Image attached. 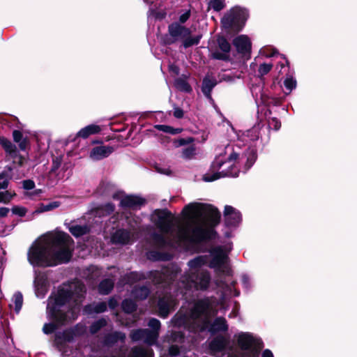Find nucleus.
Segmentation results:
<instances>
[{"label":"nucleus","mask_w":357,"mask_h":357,"mask_svg":"<svg viewBox=\"0 0 357 357\" xmlns=\"http://www.w3.org/2000/svg\"><path fill=\"white\" fill-rule=\"evenodd\" d=\"M181 214L185 218L194 215L201 218L207 226L203 227L199 225L191 227L188 224L179 227L177 233L179 241L201 244L215 240L218 237L215 228L220 222L221 213L217 207L206 203H190L184 206Z\"/></svg>","instance_id":"nucleus-1"},{"label":"nucleus","mask_w":357,"mask_h":357,"mask_svg":"<svg viewBox=\"0 0 357 357\" xmlns=\"http://www.w3.org/2000/svg\"><path fill=\"white\" fill-rule=\"evenodd\" d=\"M73 243L68 234L59 231L49 243L34 242L28 250V261L33 266L43 268L68 263L73 257L70 246Z\"/></svg>","instance_id":"nucleus-2"},{"label":"nucleus","mask_w":357,"mask_h":357,"mask_svg":"<svg viewBox=\"0 0 357 357\" xmlns=\"http://www.w3.org/2000/svg\"><path fill=\"white\" fill-rule=\"evenodd\" d=\"M71 289L59 287L56 293L49 297L47 310L50 317L61 324H70L79 315V310L74 305H67L73 299Z\"/></svg>","instance_id":"nucleus-3"},{"label":"nucleus","mask_w":357,"mask_h":357,"mask_svg":"<svg viewBox=\"0 0 357 357\" xmlns=\"http://www.w3.org/2000/svg\"><path fill=\"white\" fill-rule=\"evenodd\" d=\"M250 17L248 8L234 6L228 10L220 20L221 28L227 34L234 36L241 32Z\"/></svg>","instance_id":"nucleus-4"},{"label":"nucleus","mask_w":357,"mask_h":357,"mask_svg":"<svg viewBox=\"0 0 357 357\" xmlns=\"http://www.w3.org/2000/svg\"><path fill=\"white\" fill-rule=\"evenodd\" d=\"M191 31L189 28L178 22H172L168 26V34L163 36L162 40L165 45L174 44L178 38L183 39V45L185 48L197 45L202 38L201 35L191 37Z\"/></svg>","instance_id":"nucleus-5"},{"label":"nucleus","mask_w":357,"mask_h":357,"mask_svg":"<svg viewBox=\"0 0 357 357\" xmlns=\"http://www.w3.org/2000/svg\"><path fill=\"white\" fill-rule=\"evenodd\" d=\"M237 345L244 351L242 357H259L264 346L261 340L255 338L251 333L244 332L238 335Z\"/></svg>","instance_id":"nucleus-6"},{"label":"nucleus","mask_w":357,"mask_h":357,"mask_svg":"<svg viewBox=\"0 0 357 357\" xmlns=\"http://www.w3.org/2000/svg\"><path fill=\"white\" fill-rule=\"evenodd\" d=\"M195 331L197 333H204L208 331L211 335H214L220 332H226L228 331V324L227 320L223 317H216L211 322L210 317H204L201 322L194 324Z\"/></svg>","instance_id":"nucleus-7"},{"label":"nucleus","mask_w":357,"mask_h":357,"mask_svg":"<svg viewBox=\"0 0 357 357\" xmlns=\"http://www.w3.org/2000/svg\"><path fill=\"white\" fill-rule=\"evenodd\" d=\"M212 307L211 302L208 297L197 300L190 310V317L192 319V328L195 331L194 324L201 322L204 317H210V312Z\"/></svg>","instance_id":"nucleus-8"},{"label":"nucleus","mask_w":357,"mask_h":357,"mask_svg":"<svg viewBox=\"0 0 357 357\" xmlns=\"http://www.w3.org/2000/svg\"><path fill=\"white\" fill-rule=\"evenodd\" d=\"M153 220L156 227L162 233L168 234L174 227V217L172 212L167 208L155 209L153 212Z\"/></svg>","instance_id":"nucleus-9"},{"label":"nucleus","mask_w":357,"mask_h":357,"mask_svg":"<svg viewBox=\"0 0 357 357\" xmlns=\"http://www.w3.org/2000/svg\"><path fill=\"white\" fill-rule=\"evenodd\" d=\"M217 44L221 52L215 50L211 54V59L220 60L226 62L231 61L230 52L231 49V44L224 36L218 35L217 36Z\"/></svg>","instance_id":"nucleus-10"},{"label":"nucleus","mask_w":357,"mask_h":357,"mask_svg":"<svg viewBox=\"0 0 357 357\" xmlns=\"http://www.w3.org/2000/svg\"><path fill=\"white\" fill-rule=\"evenodd\" d=\"M190 280L194 284L195 289L206 291L211 283V277L208 271H198L190 275Z\"/></svg>","instance_id":"nucleus-11"},{"label":"nucleus","mask_w":357,"mask_h":357,"mask_svg":"<svg viewBox=\"0 0 357 357\" xmlns=\"http://www.w3.org/2000/svg\"><path fill=\"white\" fill-rule=\"evenodd\" d=\"M146 203V200L138 195H128L120 201L119 206L124 209H140Z\"/></svg>","instance_id":"nucleus-12"},{"label":"nucleus","mask_w":357,"mask_h":357,"mask_svg":"<svg viewBox=\"0 0 357 357\" xmlns=\"http://www.w3.org/2000/svg\"><path fill=\"white\" fill-rule=\"evenodd\" d=\"M237 52L243 56H250L252 51V43L247 35L236 36L232 41Z\"/></svg>","instance_id":"nucleus-13"},{"label":"nucleus","mask_w":357,"mask_h":357,"mask_svg":"<svg viewBox=\"0 0 357 357\" xmlns=\"http://www.w3.org/2000/svg\"><path fill=\"white\" fill-rule=\"evenodd\" d=\"M223 213L227 227H236L241 221V213L231 206L226 205Z\"/></svg>","instance_id":"nucleus-14"},{"label":"nucleus","mask_w":357,"mask_h":357,"mask_svg":"<svg viewBox=\"0 0 357 357\" xmlns=\"http://www.w3.org/2000/svg\"><path fill=\"white\" fill-rule=\"evenodd\" d=\"M172 322L174 326L188 328L190 331L193 333L198 332L192 328V319L190 317V313L188 314L178 312L173 317Z\"/></svg>","instance_id":"nucleus-15"},{"label":"nucleus","mask_w":357,"mask_h":357,"mask_svg":"<svg viewBox=\"0 0 357 357\" xmlns=\"http://www.w3.org/2000/svg\"><path fill=\"white\" fill-rule=\"evenodd\" d=\"M212 259L209 262V267L212 268H220L227 259V255L220 246L216 247L211 251Z\"/></svg>","instance_id":"nucleus-16"},{"label":"nucleus","mask_w":357,"mask_h":357,"mask_svg":"<svg viewBox=\"0 0 357 357\" xmlns=\"http://www.w3.org/2000/svg\"><path fill=\"white\" fill-rule=\"evenodd\" d=\"M131 232L126 229H118L112 235L111 241L115 245H128L131 242Z\"/></svg>","instance_id":"nucleus-17"},{"label":"nucleus","mask_w":357,"mask_h":357,"mask_svg":"<svg viewBox=\"0 0 357 357\" xmlns=\"http://www.w3.org/2000/svg\"><path fill=\"white\" fill-rule=\"evenodd\" d=\"M114 151V149L110 146H97L91 150L90 158L93 160H100L107 158Z\"/></svg>","instance_id":"nucleus-18"},{"label":"nucleus","mask_w":357,"mask_h":357,"mask_svg":"<svg viewBox=\"0 0 357 357\" xmlns=\"http://www.w3.org/2000/svg\"><path fill=\"white\" fill-rule=\"evenodd\" d=\"M126 338V334L121 331H114L105 335L102 344L106 347H112L118 342H124Z\"/></svg>","instance_id":"nucleus-19"},{"label":"nucleus","mask_w":357,"mask_h":357,"mask_svg":"<svg viewBox=\"0 0 357 357\" xmlns=\"http://www.w3.org/2000/svg\"><path fill=\"white\" fill-rule=\"evenodd\" d=\"M172 298L170 296L165 295L159 297L157 303L158 315L162 318L168 317L170 312V303Z\"/></svg>","instance_id":"nucleus-20"},{"label":"nucleus","mask_w":357,"mask_h":357,"mask_svg":"<svg viewBox=\"0 0 357 357\" xmlns=\"http://www.w3.org/2000/svg\"><path fill=\"white\" fill-rule=\"evenodd\" d=\"M228 341L225 337L222 335H218L213 337L209 342L208 347L211 351H223L227 345Z\"/></svg>","instance_id":"nucleus-21"},{"label":"nucleus","mask_w":357,"mask_h":357,"mask_svg":"<svg viewBox=\"0 0 357 357\" xmlns=\"http://www.w3.org/2000/svg\"><path fill=\"white\" fill-rule=\"evenodd\" d=\"M151 293V289L147 285H135L131 291V296L137 301L146 299Z\"/></svg>","instance_id":"nucleus-22"},{"label":"nucleus","mask_w":357,"mask_h":357,"mask_svg":"<svg viewBox=\"0 0 357 357\" xmlns=\"http://www.w3.org/2000/svg\"><path fill=\"white\" fill-rule=\"evenodd\" d=\"M36 294L38 296H44L47 291V280L44 275L37 276L34 280Z\"/></svg>","instance_id":"nucleus-23"},{"label":"nucleus","mask_w":357,"mask_h":357,"mask_svg":"<svg viewBox=\"0 0 357 357\" xmlns=\"http://www.w3.org/2000/svg\"><path fill=\"white\" fill-rule=\"evenodd\" d=\"M0 144L4 149L5 152L10 157L16 158L17 156V149L10 140L4 137H0Z\"/></svg>","instance_id":"nucleus-24"},{"label":"nucleus","mask_w":357,"mask_h":357,"mask_svg":"<svg viewBox=\"0 0 357 357\" xmlns=\"http://www.w3.org/2000/svg\"><path fill=\"white\" fill-rule=\"evenodd\" d=\"M216 84L217 80L215 78H209L208 76L204 77L202 84V91L206 98H211L212 90Z\"/></svg>","instance_id":"nucleus-25"},{"label":"nucleus","mask_w":357,"mask_h":357,"mask_svg":"<svg viewBox=\"0 0 357 357\" xmlns=\"http://www.w3.org/2000/svg\"><path fill=\"white\" fill-rule=\"evenodd\" d=\"M238 176V172H236L234 174H233L229 169H228L226 172H225V171L218 172L214 173L212 175L206 174L203 176V180L206 182H212V181H214L217 179H219V178H220L222 177H225V176L237 177Z\"/></svg>","instance_id":"nucleus-26"},{"label":"nucleus","mask_w":357,"mask_h":357,"mask_svg":"<svg viewBox=\"0 0 357 357\" xmlns=\"http://www.w3.org/2000/svg\"><path fill=\"white\" fill-rule=\"evenodd\" d=\"M188 76L183 75L182 77H178L175 79V87L181 92L190 93L192 91V88L188 82L187 79Z\"/></svg>","instance_id":"nucleus-27"},{"label":"nucleus","mask_w":357,"mask_h":357,"mask_svg":"<svg viewBox=\"0 0 357 357\" xmlns=\"http://www.w3.org/2000/svg\"><path fill=\"white\" fill-rule=\"evenodd\" d=\"M101 131L99 126L95 124L89 125L82 128L77 134V137L83 139L88 138L90 135L98 134Z\"/></svg>","instance_id":"nucleus-28"},{"label":"nucleus","mask_w":357,"mask_h":357,"mask_svg":"<svg viewBox=\"0 0 357 357\" xmlns=\"http://www.w3.org/2000/svg\"><path fill=\"white\" fill-rule=\"evenodd\" d=\"M114 283L110 278L103 279L98 285V291L102 295H108L113 289Z\"/></svg>","instance_id":"nucleus-29"},{"label":"nucleus","mask_w":357,"mask_h":357,"mask_svg":"<svg viewBox=\"0 0 357 357\" xmlns=\"http://www.w3.org/2000/svg\"><path fill=\"white\" fill-rule=\"evenodd\" d=\"M13 137L14 142L19 143V148L21 151H25L29 144L27 137L24 138L23 134L20 130H14L13 131Z\"/></svg>","instance_id":"nucleus-30"},{"label":"nucleus","mask_w":357,"mask_h":357,"mask_svg":"<svg viewBox=\"0 0 357 357\" xmlns=\"http://www.w3.org/2000/svg\"><path fill=\"white\" fill-rule=\"evenodd\" d=\"M107 303L104 301L99 302L96 304L94 306L91 305H86L84 306V311L88 314L96 313L100 314L105 312L107 310Z\"/></svg>","instance_id":"nucleus-31"},{"label":"nucleus","mask_w":357,"mask_h":357,"mask_svg":"<svg viewBox=\"0 0 357 357\" xmlns=\"http://www.w3.org/2000/svg\"><path fill=\"white\" fill-rule=\"evenodd\" d=\"M61 205V202L59 201H54L47 204L40 203L38 204L35 213H41L47 211H52Z\"/></svg>","instance_id":"nucleus-32"},{"label":"nucleus","mask_w":357,"mask_h":357,"mask_svg":"<svg viewBox=\"0 0 357 357\" xmlns=\"http://www.w3.org/2000/svg\"><path fill=\"white\" fill-rule=\"evenodd\" d=\"M152 240L155 245L159 248H166L171 244V241H167L162 234L153 233L152 234Z\"/></svg>","instance_id":"nucleus-33"},{"label":"nucleus","mask_w":357,"mask_h":357,"mask_svg":"<svg viewBox=\"0 0 357 357\" xmlns=\"http://www.w3.org/2000/svg\"><path fill=\"white\" fill-rule=\"evenodd\" d=\"M69 231L76 238L81 237L89 232V229L86 225H72L68 228Z\"/></svg>","instance_id":"nucleus-34"},{"label":"nucleus","mask_w":357,"mask_h":357,"mask_svg":"<svg viewBox=\"0 0 357 357\" xmlns=\"http://www.w3.org/2000/svg\"><path fill=\"white\" fill-rule=\"evenodd\" d=\"M121 309L126 314H132L137 309V303L130 298H126L121 303Z\"/></svg>","instance_id":"nucleus-35"},{"label":"nucleus","mask_w":357,"mask_h":357,"mask_svg":"<svg viewBox=\"0 0 357 357\" xmlns=\"http://www.w3.org/2000/svg\"><path fill=\"white\" fill-rule=\"evenodd\" d=\"M50 319L52 320L51 323H46L44 324L43 327V331L45 334L50 335L54 333L56 330H57L59 327L66 326L67 324H61L54 319L52 317Z\"/></svg>","instance_id":"nucleus-36"},{"label":"nucleus","mask_w":357,"mask_h":357,"mask_svg":"<svg viewBox=\"0 0 357 357\" xmlns=\"http://www.w3.org/2000/svg\"><path fill=\"white\" fill-rule=\"evenodd\" d=\"M158 337V332L152 331L149 329L144 330V339L143 341L149 344L153 345L157 342Z\"/></svg>","instance_id":"nucleus-37"},{"label":"nucleus","mask_w":357,"mask_h":357,"mask_svg":"<svg viewBox=\"0 0 357 357\" xmlns=\"http://www.w3.org/2000/svg\"><path fill=\"white\" fill-rule=\"evenodd\" d=\"M154 128L159 131H162L165 133H169V134H171L173 135L179 134L183 131V128H174L168 125L158 124V125H155L154 126Z\"/></svg>","instance_id":"nucleus-38"},{"label":"nucleus","mask_w":357,"mask_h":357,"mask_svg":"<svg viewBox=\"0 0 357 357\" xmlns=\"http://www.w3.org/2000/svg\"><path fill=\"white\" fill-rule=\"evenodd\" d=\"M107 325V321L104 318L99 319L91 324L89 331L92 335L96 334L101 328Z\"/></svg>","instance_id":"nucleus-39"},{"label":"nucleus","mask_w":357,"mask_h":357,"mask_svg":"<svg viewBox=\"0 0 357 357\" xmlns=\"http://www.w3.org/2000/svg\"><path fill=\"white\" fill-rule=\"evenodd\" d=\"M257 159V152L255 149H249L247 152V161L245 162L246 169H249Z\"/></svg>","instance_id":"nucleus-40"},{"label":"nucleus","mask_w":357,"mask_h":357,"mask_svg":"<svg viewBox=\"0 0 357 357\" xmlns=\"http://www.w3.org/2000/svg\"><path fill=\"white\" fill-rule=\"evenodd\" d=\"M196 155V147L194 144H191L182 151L181 157L185 160H191Z\"/></svg>","instance_id":"nucleus-41"},{"label":"nucleus","mask_w":357,"mask_h":357,"mask_svg":"<svg viewBox=\"0 0 357 357\" xmlns=\"http://www.w3.org/2000/svg\"><path fill=\"white\" fill-rule=\"evenodd\" d=\"M74 337L75 333H73L70 328L64 330L61 335H56L57 339H61L66 342H72Z\"/></svg>","instance_id":"nucleus-42"},{"label":"nucleus","mask_w":357,"mask_h":357,"mask_svg":"<svg viewBox=\"0 0 357 357\" xmlns=\"http://www.w3.org/2000/svg\"><path fill=\"white\" fill-rule=\"evenodd\" d=\"M273 67V65L272 63H263L260 64L257 70L258 77L261 79L264 75L269 73Z\"/></svg>","instance_id":"nucleus-43"},{"label":"nucleus","mask_w":357,"mask_h":357,"mask_svg":"<svg viewBox=\"0 0 357 357\" xmlns=\"http://www.w3.org/2000/svg\"><path fill=\"white\" fill-rule=\"evenodd\" d=\"M15 303V312L18 314L21 310L23 304V296L21 292L17 291L13 296Z\"/></svg>","instance_id":"nucleus-44"},{"label":"nucleus","mask_w":357,"mask_h":357,"mask_svg":"<svg viewBox=\"0 0 357 357\" xmlns=\"http://www.w3.org/2000/svg\"><path fill=\"white\" fill-rule=\"evenodd\" d=\"M208 6L215 11L220 12L226 6L225 0H210Z\"/></svg>","instance_id":"nucleus-45"},{"label":"nucleus","mask_w":357,"mask_h":357,"mask_svg":"<svg viewBox=\"0 0 357 357\" xmlns=\"http://www.w3.org/2000/svg\"><path fill=\"white\" fill-rule=\"evenodd\" d=\"M130 357H149V356L144 348L135 347L131 349Z\"/></svg>","instance_id":"nucleus-46"},{"label":"nucleus","mask_w":357,"mask_h":357,"mask_svg":"<svg viewBox=\"0 0 357 357\" xmlns=\"http://www.w3.org/2000/svg\"><path fill=\"white\" fill-rule=\"evenodd\" d=\"M144 330L142 328H139L136 330H133L131 331L130 334V337L133 342L143 340Z\"/></svg>","instance_id":"nucleus-47"},{"label":"nucleus","mask_w":357,"mask_h":357,"mask_svg":"<svg viewBox=\"0 0 357 357\" xmlns=\"http://www.w3.org/2000/svg\"><path fill=\"white\" fill-rule=\"evenodd\" d=\"M169 340L172 342L183 343L185 340V335L181 331H172Z\"/></svg>","instance_id":"nucleus-48"},{"label":"nucleus","mask_w":357,"mask_h":357,"mask_svg":"<svg viewBox=\"0 0 357 357\" xmlns=\"http://www.w3.org/2000/svg\"><path fill=\"white\" fill-rule=\"evenodd\" d=\"M195 142V138L192 137H189L187 138H179L177 139H174L173 143L175 147H179L185 145L191 144Z\"/></svg>","instance_id":"nucleus-49"},{"label":"nucleus","mask_w":357,"mask_h":357,"mask_svg":"<svg viewBox=\"0 0 357 357\" xmlns=\"http://www.w3.org/2000/svg\"><path fill=\"white\" fill-rule=\"evenodd\" d=\"M150 278L156 283V284H162L165 281L164 275L158 271H153L150 272Z\"/></svg>","instance_id":"nucleus-50"},{"label":"nucleus","mask_w":357,"mask_h":357,"mask_svg":"<svg viewBox=\"0 0 357 357\" xmlns=\"http://www.w3.org/2000/svg\"><path fill=\"white\" fill-rule=\"evenodd\" d=\"M16 194H12L8 190L0 192V203L8 204Z\"/></svg>","instance_id":"nucleus-51"},{"label":"nucleus","mask_w":357,"mask_h":357,"mask_svg":"<svg viewBox=\"0 0 357 357\" xmlns=\"http://www.w3.org/2000/svg\"><path fill=\"white\" fill-rule=\"evenodd\" d=\"M9 178L8 174L6 171L0 173V190H6L8 187Z\"/></svg>","instance_id":"nucleus-52"},{"label":"nucleus","mask_w":357,"mask_h":357,"mask_svg":"<svg viewBox=\"0 0 357 357\" xmlns=\"http://www.w3.org/2000/svg\"><path fill=\"white\" fill-rule=\"evenodd\" d=\"M204 264V259L201 256L197 257L188 262L189 266L192 268H200Z\"/></svg>","instance_id":"nucleus-53"},{"label":"nucleus","mask_w":357,"mask_h":357,"mask_svg":"<svg viewBox=\"0 0 357 357\" xmlns=\"http://www.w3.org/2000/svg\"><path fill=\"white\" fill-rule=\"evenodd\" d=\"M70 329L73 331V333H75V337H80L83 335L86 331L85 327L80 324H77L73 327H71Z\"/></svg>","instance_id":"nucleus-54"},{"label":"nucleus","mask_w":357,"mask_h":357,"mask_svg":"<svg viewBox=\"0 0 357 357\" xmlns=\"http://www.w3.org/2000/svg\"><path fill=\"white\" fill-rule=\"evenodd\" d=\"M284 86L287 90L291 91L296 86V81L292 77H287L284 81Z\"/></svg>","instance_id":"nucleus-55"},{"label":"nucleus","mask_w":357,"mask_h":357,"mask_svg":"<svg viewBox=\"0 0 357 357\" xmlns=\"http://www.w3.org/2000/svg\"><path fill=\"white\" fill-rule=\"evenodd\" d=\"M11 211L13 214L17 215L20 217L25 216L27 212V209L25 207L20 206H14Z\"/></svg>","instance_id":"nucleus-56"},{"label":"nucleus","mask_w":357,"mask_h":357,"mask_svg":"<svg viewBox=\"0 0 357 357\" xmlns=\"http://www.w3.org/2000/svg\"><path fill=\"white\" fill-rule=\"evenodd\" d=\"M148 326L151 328L152 331H157L160 328V321L155 318H151L149 321Z\"/></svg>","instance_id":"nucleus-57"},{"label":"nucleus","mask_w":357,"mask_h":357,"mask_svg":"<svg viewBox=\"0 0 357 357\" xmlns=\"http://www.w3.org/2000/svg\"><path fill=\"white\" fill-rule=\"evenodd\" d=\"M101 208L103 210L106 215H110L114 211L115 205L113 203L109 202L101 206Z\"/></svg>","instance_id":"nucleus-58"},{"label":"nucleus","mask_w":357,"mask_h":357,"mask_svg":"<svg viewBox=\"0 0 357 357\" xmlns=\"http://www.w3.org/2000/svg\"><path fill=\"white\" fill-rule=\"evenodd\" d=\"M268 126L275 130H278L281 128V122L278 118L273 117L268 122Z\"/></svg>","instance_id":"nucleus-59"},{"label":"nucleus","mask_w":357,"mask_h":357,"mask_svg":"<svg viewBox=\"0 0 357 357\" xmlns=\"http://www.w3.org/2000/svg\"><path fill=\"white\" fill-rule=\"evenodd\" d=\"M168 354L170 356L175 357L180 354V348L176 344H172L168 349Z\"/></svg>","instance_id":"nucleus-60"},{"label":"nucleus","mask_w":357,"mask_h":357,"mask_svg":"<svg viewBox=\"0 0 357 357\" xmlns=\"http://www.w3.org/2000/svg\"><path fill=\"white\" fill-rule=\"evenodd\" d=\"M152 256L154 257L155 260H169L170 257H169L167 254H164L160 252H153Z\"/></svg>","instance_id":"nucleus-61"},{"label":"nucleus","mask_w":357,"mask_h":357,"mask_svg":"<svg viewBox=\"0 0 357 357\" xmlns=\"http://www.w3.org/2000/svg\"><path fill=\"white\" fill-rule=\"evenodd\" d=\"M23 188L27 190H32L35 188V183L31 179H26L22 181Z\"/></svg>","instance_id":"nucleus-62"},{"label":"nucleus","mask_w":357,"mask_h":357,"mask_svg":"<svg viewBox=\"0 0 357 357\" xmlns=\"http://www.w3.org/2000/svg\"><path fill=\"white\" fill-rule=\"evenodd\" d=\"M190 15H191L190 10H186L184 13H183L182 15H180L179 19H178V20H179L178 23L180 24L185 23L190 17Z\"/></svg>","instance_id":"nucleus-63"},{"label":"nucleus","mask_w":357,"mask_h":357,"mask_svg":"<svg viewBox=\"0 0 357 357\" xmlns=\"http://www.w3.org/2000/svg\"><path fill=\"white\" fill-rule=\"evenodd\" d=\"M173 116L178 119H181L184 116V112L183 109L178 107H174V112H173Z\"/></svg>","instance_id":"nucleus-64"}]
</instances>
